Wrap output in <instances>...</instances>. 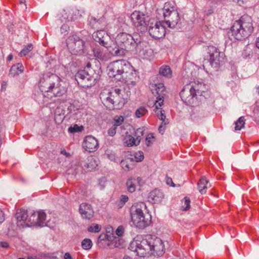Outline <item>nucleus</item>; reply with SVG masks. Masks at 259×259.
Here are the masks:
<instances>
[{
    "mask_svg": "<svg viewBox=\"0 0 259 259\" xmlns=\"http://www.w3.org/2000/svg\"><path fill=\"white\" fill-rule=\"evenodd\" d=\"M208 181L206 180L205 177H202L199 180L197 184L199 192L201 194H203L206 192V189L207 188V185Z\"/></svg>",
    "mask_w": 259,
    "mask_h": 259,
    "instance_id": "obj_27",
    "label": "nucleus"
},
{
    "mask_svg": "<svg viewBox=\"0 0 259 259\" xmlns=\"http://www.w3.org/2000/svg\"><path fill=\"white\" fill-rule=\"evenodd\" d=\"M123 120V117L122 116L115 117L113 125L117 127L122 123Z\"/></svg>",
    "mask_w": 259,
    "mask_h": 259,
    "instance_id": "obj_41",
    "label": "nucleus"
},
{
    "mask_svg": "<svg viewBox=\"0 0 259 259\" xmlns=\"http://www.w3.org/2000/svg\"><path fill=\"white\" fill-rule=\"evenodd\" d=\"M120 164L122 168L125 170H129L131 168L126 160H121Z\"/></svg>",
    "mask_w": 259,
    "mask_h": 259,
    "instance_id": "obj_44",
    "label": "nucleus"
},
{
    "mask_svg": "<svg viewBox=\"0 0 259 259\" xmlns=\"http://www.w3.org/2000/svg\"><path fill=\"white\" fill-rule=\"evenodd\" d=\"M252 21L248 15H244L236 21L228 32V35L231 40H241L250 35L253 30Z\"/></svg>",
    "mask_w": 259,
    "mask_h": 259,
    "instance_id": "obj_4",
    "label": "nucleus"
},
{
    "mask_svg": "<svg viewBox=\"0 0 259 259\" xmlns=\"http://www.w3.org/2000/svg\"><path fill=\"white\" fill-rule=\"evenodd\" d=\"M144 154L143 152L140 151L138 152L135 153L134 157L129 158L131 159V161H132L134 160V159L137 162H140L143 160L144 159Z\"/></svg>",
    "mask_w": 259,
    "mask_h": 259,
    "instance_id": "obj_34",
    "label": "nucleus"
},
{
    "mask_svg": "<svg viewBox=\"0 0 259 259\" xmlns=\"http://www.w3.org/2000/svg\"><path fill=\"white\" fill-rule=\"evenodd\" d=\"M147 111V109L144 107H141L139 109H137L135 112L136 116L137 118H140L142 117Z\"/></svg>",
    "mask_w": 259,
    "mask_h": 259,
    "instance_id": "obj_37",
    "label": "nucleus"
},
{
    "mask_svg": "<svg viewBox=\"0 0 259 259\" xmlns=\"http://www.w3.org/2000/svg\"><path fill=\"white\" fill-rule=\"evenodd\" d=\"M152 138H153V136H151V137L148 136L147 137H146V145L147 146H149L151 145V142L150 141V139H152Z\"/></svg>",
    "mask_w": 259,
    "mask_h": 259,
    "instance_id": "obj_51",
    "label": "nucleus"
},
{
    "mask_svg": "<svg viewBox=\"0 0 259 259\" xmlns=\"http://www.w3.org/2000/svg\"><path fill=\"white\" fill-rule=\"evenodd\" d=\"M66 44L72 54H81L83 52L84 42L77 35L69 36L66 40Z\"/></svg>",
    "mask_w": 259,
    "mask_h": 259,
    "instance_id": "obj_11",
    "label": "nucleus"
},
{
    "mask_svg": "<svg viewBox=\"0 0 259 259\" xmlns=\"http://www.w3.org/2000/svg\"><path fill=\"white\" fill-rule=\"evenodd\" d=\"M98 165V160L97 159L93 156H91L88 159V162L85 164V167L89 171H92L95 169Z\"/></svg>",
    "mask_w": 259,
    "mask_h": 259,
    "instance_id": "obj_26",
    "label": "nucleus"
},
{
    "mask_svg": "<svg viewBox=\"0 0 259 259\" xmlns=\"http://www.w3.org/2000/svg\"><path fill=\"white\" fill-rule=\"evenodd\" d=\"M82 145L85 150L89 152L96 151L99 147L97 140L92 136H87Z\"/></svg>",
    "mask_w": 259,
    "mask_h": 259,
    "instance_id": "obj_17",
    "label": "nucleus"
},
{
    "mask_svg": "<svg viewBox=\"0 0 259 259\" xmlns=\"http://www.w3.org/2000/svg\"><path fill=\"white\" fill-rule=\"evenodd\" d=\"M255 45L256 47L259 49V37L256 39Z\"/></svg>",
    "mask_w": 259,
    "mask_h": 259,
    "instance_id": "obj_58",
    "label": "nucleus"
},
{
    "mask_svg": "<svg viewBox=\"0 0 259 259\" xmlns=\"http://www.w3.org/2000/svg\"><path fill=\"white\" fill-rule=\"evenodd\" d=\"M114 246L115 247H119V243H118L116 242V241H115V244L114 245Z\"/></svg>",
    "mask_w": 259,
    "mask_h": 259,
    "instance_id": "obj_62",
    "label": "nucleus"
},
{
    "mask_svg": "<svg viewBox=\"0 0 259 259\" xmlns=\"http://www.w3.org/2000/svg\"><path fill=\"white\" fill-rule=\"evenodd\" d=\"M134 181H135L136 182L137 184H139V185H141V182L142 181V178L140 177H138L137 179L132 178Z\"/></svg>",
    "mask_w": 259,
    "mask_h": 259,
    "instance_id": "obj_54",
    "label": "nucleus"
},
{
    "mask_svg": "<svg viewBox=\"0 0 259 259\" xmlns=\"http://www.w3.org/2000/svg\"><path fill=\"white\" fill-rule=\"evenodd\" d=\"M91 66H92V64L90 62H88L87 64V65H86V67L85 68V70H88V71H91L90 70V68L91 67Z\"/></svg>",
    "mask_w": 259,
    "mask_h": 259,
    "instance_id": "obj_56",
    "label": "nucleus"
},
{
    "mask_svg": "<svg viewBox=\"0 0 259 259\" xmlns=\"http://www.w3.org/2000/svg\"><path fill=\"white\" fill-rule=\"evenodd\" d=\"M143 134H144V130L141 128H138L136 130V131L135 132L134 137L136 138L135 139L137 140V142L138 144H140V143L141 142V137H142V136H143Z\"/></svg>",
    "mask_w": 259,
    "mask_h": 259,
    "instance_id": "obj_32",
    "label": "nucleus"
},
{
    "mask_svg": "<svg viewBox=\"0 0 259 259\" xmlns=\"http://www.w3.org/2000/svg\"><path fill=\"white\" fill-rule=\"evenodd\" d=\"M63 82L57 75H44L39 81V89L42 93H50L55 97H61L66 92V88L63 85Z\"/></svg>",
    "mask_w": 259,
    "mask_h": 259,
    "instance_id": "obj_3",
    "label": "nucleus"
},
{
    "mask_svg": "<svg viewBox=\"0 0 259 259\" xmlns=\"http://www.w3.org/2000/svg\"><path fill=\"white\" fill-rule=\"evenodd\" d=\"M64 259H72V256L69 253L66 252L64 254Z\"/></svg>",
    "mask_w": 259,
    "mask_h": 259,
    "instance_id": "obj_55",
    "label": "nucleus"
},
{
    "mask_svg": "<svg viewBox=\"0 0 259 259\" xmlns=\"http://www.w3.org/2000/svg\"><path fill=\"white\" fill-rule=\"evenodd\" d=\"M130 248L140 257H144L149 254L160 256L164 252L162 241L151 235H146L142 239H136L131 243Z\"/></svg>",
    "mask_w": 259,
    "mask_h": 259,
    "instance_id": "obj_1",
    "label": "nucleus"
},
{
    "mask_svg": "<svg viewBox=\"0 0 259 259\" xmlns=\"http://www.w3.org/2000/svg\"><path fill=\"white\" fill-rule=\"evenodd\" d=\"M128 63L124 60L113 61L108 65L107 72L109 77L117 81H121L123 73L127 69Z\"/></svg>",
    "mask_w": 259,
    "mask_h": 259,
    "instance_id": "obj_7",
    "label": "nucleus"
},
{
    "mask_svg": "<svg viewBox=\"0 0 259 259\" xmlns=\"http://www.w3.org/2000/svg\"><path fill=\"white\" fill-rule=\"evenodd\" d=\"M123 144L125 146L128 147H132L133 146H137L139 144H137V140L135 137L128 134L127 132L125 133V135L123 139Z\"/></svg>",
    "mask_w": 259,
    "mask_h": 259,
    "instance_id": "obj_24",
    "label": "nucleus"
},
{
    "mask_svg": "<svg viewBox=\"0 0 259 259\" xmlns=\"http://www.w3.org/2000/svg\"><path fill=\"white\" fill-rule=\"evenodd\" d=\"M128 197L127 196L125 195H122L120 198V204L121 206H123L125 204V202L127 201Z\"/></svg>",
    "mask_w": 259,
    "mask_h": 259,
    "instance_id": "obj_45",
    "label": "nucleus"
},
{
    "mask_svg": "<svg viewBox=\"0 0 259 259\" xmlns=\"http://www.w3.org/2000/svg\"><path fill=\"white\" fill-rule=\"evenodd\" d=\"M184 205L185 206H183V210L185 211L188 210L190 207V200L189 198L185 197L184 198Z\"/></svg>",
    "mask_w": 259,
    "mask_h": 259,
    "instance_id": "obj_42",
    "label": "nucleus"
},
{
    "mask_svg": "<svg viewBox=\"0 0 259 259\" xmlns=\"http://www.w3.org/2000/svg\"><path fill=\"white\" fill-rule=\"evenodd\" d=\"M234 2L238 3L239 5H241V3L243 2V0H233Z\"/></svg>",
    "mask_w": 259,
    "mask_h": 259,
    "instance_id": "obj_60",
    "label": "nucleus"
},
{
    "mask_svg": "<svg viewBox=\"0 0 259 259\" xmlns=\"http://www.w3.org/2000/svg\"><path fill=\"white\" fill-rule=\"evenodd\" d=\"M121 93V90L118 88L109 92V96L104 99L107 106L110 107V105H112L113 107L116 109L122 108L125 103V100Z\"/></svg>",
    "mask_w": 259,
    "mask_h": 259,
    "instance_id": "obj_8",
    "label": "nucleus"
},
{
    "mask_svg": "<svg viewBox=\"0 0 259 259\" xmlns=\"http://www.w3.org/2000/svg\"><path fill=\"white\" fill-rule=\"evenodd\" d=\"M148 30L150 35L155 39H159L165 34V25L163 22L152 20L150 22Z\"/></svg>",
    "mask_w": 259,
    "mask_h": 259,
    "instance_id": "obj_14",
    "label": "nucleus"
},
{
    "mask_svg": "<svg viewBox=\"0 0 259 259\" xmlns=\"http://www.w3.org/2000/svg\"><path fill=\"white\" fill-rule=\"evenodd\" d=\"M99 20H97L95 18L92 17L90 22L91 24H92L93 25H95L97 23H98Z\"/></svg>",
    "mask_w": 259,
    "mask_h": 259,
    "instance_id": "obj_52",
    "label": "nucleus"
},
{
    "mask_svg": "<svg viewBox=\"0 0 259 259\" xmlns=\"http://www.w3.org/2000/svg\"><path fill=\"white\" fill-rule=\"evenodd\" d=\"M166 183L167 185H168L170 186L175 187V184L172 182V179L170 178H166Z\"/></svg>",
    "mask_w": 259,
    "mask_h": 259,
    "instance_id": "obj_50",
    "label": "nucleus"
},
{
    "mask_svg": "<svg viewBox=\"0 0 259 259\" xmlns=\"http://www.w3.org/2000/svg\"><path fill=\"white\" fill-rule=\"evenodd\" d=\"M79 211L81 217L85 220H90L94 216V211L91 204L82 203L79 206Z\"/></svg>",
    "mask_w": 259,
    "mask_h": 259,
    "instance_id": "obj_18",
    "label": "nucleus"
},
{
    "mask_svg": "<svg viewBox=\"0 0 259 259\" xmlns=\"http://www.w3.org/2000/svg\"><path fill=\"white\" fill-rule=\"evenodd\" d=\"M127 69L123 73L122 78L120 82L126 83L127 85L134 87L137 81L139 80V76L137 71L133 69L130 64L127 65Z\"/></svg>",
    "mask_w": 259,
    "mask_h": 259,
    "instance_id": "obj_16",
    "label": "nucleus"
},
{
    "mask_svg": "<svg viewBox=\"0 0 259 259\" xmlns=\"http://www.w3.org/2000/svg\"><path fill=\"white\" fill-rule=\"evenodd\" d=\"M15 217L17 221V226L19 227L36 225L42 227L47 225L46 214L42 210L39 211L36 214L32 211L28 213L27 210L21 208L16 213Z\"/></svg>",
    "mask_w": 259,
    "mask_h": 259,
    "instance_id": "obj_5",
    "label": "nucleus"
},
{
    "mask_svg": "<svg viewBox=\"0 0 259 259\" xmlns=\"http://www.w3.org/2000/svg\"><path fill=\"white\" fill-rule=\"evenodd\" d=\"M116 234L118 236H122L123 235V234L124 233V228L122 226H120L118 227L116 230Z\"/></svg>",
    "mask_w": 259,
    "mask_h": 259,
    "instance_id": "obj_47",
    "label": "nucleus"
},
{
    "mask_svg": "<svg viewBox=\"0 0 259 259\" xmlns=\"http://www.w3.org/2000/svg\"><path fill=\"white\" fill-rule=\"evenodd\" d=\"M81 246L84 249L88 250L92 246V241L90 239H84L81 242Z\"/></svg>",
    "mask_w": 259,
    "mask_h": 259,
    "instance_id": "obj_35",
    "label": "nucleus"
},
{
    "mask_svg": "<svg viewBox=\"0 0 259 259\" xmlns=\"http://www.w3.org/2000/svg\"><path fill=\"white\" fill-rule=\"evenodd\" d=\"M93 38L96 42H99L108 50L109 46H107V40L109 39V36L105 31L100 30L94 32L93 34Z\"/></svg>",
    "mask_w": 259,
    "mask_h": 259,
    "instance_id": "obj_20",
    "label": "nucleus"
},
{
    "mask_svg": "<svg viewBox=\"0 0 259 259\" xmlns=\"http://www.w3.org/2000/svg\"><path fill=\"white\" fill-rule=\"evenodd\" d=\"M165 130V125L163 124V123H161V124L158 127V131L161 134H163L164 131Z\"/></svg>",
    "mask_w": 259,
    "mask_h": 259,
    "instance_id": "obj_48",
    "label": "nucleus"
},
{
    "mask_svg": "<svg viewBox=\"0 0 259 259\" xmlns=\"http://www.w3.org/2000/svg\"><path fill=\"white\" fill-rule=\"evenodd\" d=\"M13 58V56L12 54H10L7 57V61H11Z\"/></svg>",
    "mask_w": 259,
    "mask_h": 259,
    "instance_id": "obj_57",
    "label": "nucleus"
},
{
    "mask_svg": "<svg viewBox=\"0 0 259 259\" xmlns=\"http://www.w3.org/2000/svg\"><path fill=\"white\" fill-rule=\"evenodd\" d=\"M150 216L148 214H144L142 217L140 218L139 221L141 222H144V223H145V225H144V226H140L138 225H135L136 227L139 228V229H144L147 227L151 222V219H150Z\"/></svg>",
    "mask_w": 259,
    "mask_h": 259,
    "instance_id": "obj_29",
    "label": "nucleus"
},
{
    "mask_svg": "<svg viewBox=\"0 0 259 259\" xmlns=\"http://www.w3.org/2000/svg\"><path fill=\"white\" fill-rule=\"evenodd\" d=\"M123 259H131V258L129 257L126 256V257H124Z\"/></svg>",
    "mask_w": 259,
    "mask_h": 259,
    "instance_id": "obj_64",
    "label": "nucleus"
},
{
    "mask_svg": "<svg viewBox=\"0 0 259 259\" xmlns=\"http://www.w3.org/2000/svg\"><path fill=\"white\" fill-rule=\"evenodd\" d=\"M163 96H161L160 95L158 96L156 98V100L155 103V110L157 116L162 122L164 125H166L168 124V119H166V116L164 114V110H162L161 109H159V107H161L163 104Z\"/></svg>",
    "mask_w": 259,
    "mask_h": 259,
    "instance_id": "obj_19",
    "label": "nucleus"
},
{
    "mask_svg": "<svg viewBox=\"0 0 259 259\" xmlns=\"http://www.w3.org/2000/svg\"><path fill=\"white\" fill-rule=\"evenodd\" d=\"M131 19L137 27V30L141 32L147 30L150 25V22L152 21L151 20L147 23L146 17L143 14L138 11L133 12L131 14Z\"/></svg>",
    "mask_w": 259,
    "mask_h": 259,
    "instance_id": "obj_13",
    "label": "nucleus"
},
{
    "mask_svg": "<svg viewBox=\"0 0 259 259\" xmlns=\"http://www.w3.org/2000/svg\"><path fill=\"white\" fill-rule=\"evenodd\" d=\"M159 73L160 75L169 78L171 77L172 72L169 66L164 65L160 67Z\"/></svg>",
    "mask_w": 259,
    "mask_h": 259,
    "instance_id": "obj_28",
    "label": "nucleus"
},
{
    "mask_svg": "<svg viewBox=\"0 0 259 259\" xmlns=\"http://www.w3.org/2000/svg\"><path fill=\"white\" fill-rule=\"evenodd\" d=\"M93 52L95 57L100 60H106L107 56L104 52V49L99 47H96L93 49Z\"/></svg>",
    "mask_w": 259,
    "mask_h": 259,
    "instance_id": "obj_25",
    "label": "nucleus"
},
{
    "mask_svg": "<svg viewBox=\"0 0 259 259\" xmlns=\"http://www.w3.org/2000/svg\"><path fill=\"white\" fill-rule=\"evenodd\" d=\"M24 71V66L21 63H17L13 65L10 68L9 75L10 77H15L19 75Z\"/></svg>",
    "mask_w": 259,
    "mask_h": 259,
    "instance_id": "obj_23",
    "label": "nucleus"
},
{
    "mask_svg": "<svg viewBox=\"0 0 259 259\" xmlns=\"http://www.w3.org/2000/svg\"><path fill=\"white\" fill-rule=\"evenodd\" d=\"M136 182L132 178L128 179L126 182L127 189L128 192L132 193L136 190Z\"/></svg>",
    "mask_w": 259,
    "mask_h": 259,
    "instance_id": "obj_30",
    "label": "nucleus"
},
{
    "mask_svg": "<svg viewBox=\"0 0 259 259\" xmlns=\"http://www.w3.org/2000/svg\"><path fill=\"white\" fill-rule=\"evenodd\" d=\"M194 91L196 93V96H204L203 93H205L207 91V87L206 85L202 82L198 81L197 82H194L191 84Z\"/></svg>",
    "mask_w": 259,
    "mask_h": 259,
    "instance_id": "obj_22",
    "label": "nucleus"
},
{
    "mask_svg": "<svg viewBox=\"0 0 259 259\" xmlns=\"http://www.w3.org/2000/svg\"><path fill=\"white\" fill-rule=\"evenodd\" d=\"M9 244L6 241H1L0 242V247L3 248H7L9 247Z\"/></svg>",
    "mask_w": 259,
    "mask_h": 259,
    "instance_id": "obj_49",
    "label": "nucleus"
},
{
    "mask_svg": "<svg viewBox=\"0 0 259 259\" xmlns=\"http://www.w3.org/2000/svg\"><path fill=\"white\" fill-rule=\"evenodd\" d=\"M117 127L113 125L108 131V134L110 136H113L115 135L116 132Z\"/></svg>",
    "mask_w": 259,
    "mask_h": 259,
    "instance_id": "obj_46",
    "label": "nucleus"
},
{
    "mask_svg": "<svg viewBox=\"0 0 259 259\" xmlns=\"http://www.w3.org/2000/svg\"><path fill=\"white\" fill-rule=\"evenodd\" d=\"M206 51L207 55L203 62L204 69L210 70L211 67L217 70L225 61L224 54L212 46L207 47Z\"/></svg>",
    "mask_w": 259,
    "mask_h": 259,
    "instance_id": "obj_6",
    "label": "nucleus"
},
{
    "mask_svg": "<svg viewBox=\"0 0 259 259\" xmlns=\"http://www.w3.org/2000/svg\"><path fill=\"white\" fill-rule=\"evenodd\" d=\"M68 10H70V9H67V10H64L63 11V13L62 14V17L61 21L62 22H66L67 21H70V14L68 12Z\"/></svg>",
    "mask_w": 259,
    "mask_h": 259,
    "instance_id": "obj_38",
    "label": "nucleus"
},
{
    "mask_svg": "<svg viewBox=\"0 0 259 259\" xmlns=\"http://www.w3.org/2000/svg\"><path fill=\"white\" fill-rule=\"evenodd\" d=\"M171 9L172 10H170L165 6L159 11L162 13L164 18V21H162L163 24L164 25L166 24L169 28H174L178 24L180 21V17L178 12L172 8Z\"/></svg>",
    "mask_w": 259,
    "mask_h": 259,
    "instance_id": "obj_9",
    "label": "nucleus"
},
{
    "mask_svg": "<svg viewBox=\"0 0 259 259\" xmlns=\"http://www.w3.org/2000/svg\"><path fill=\"white\" fill-rule=\"evenodd\" d=\"M68 12L71 15L70 17V21L75 20L80 16L78 10L70 9V10H68Z\"/></svg>",
    "mask_w": 259,
    "mask_h": 259,
    "instance_id": "obj_33",
    "label": "nucleus"
},
{
    "mask_svg": "<svg viewBox=\"0 0 259 259\" xmlns=\"http://www.w3.org/2000/svg\"><path fill=\"white\" fill-rule=\"evenodd\" d=\"M59 116L60 117V121H62L63 118V116L61 115H59Z\"/></svg>",
    "mask_w": 259,
    "mask_h": 259,
    "instance_id": "obj_63",
    "label": "nucleus"
},
{
    "mask_svg": "<svg viewBox=\"0 0 259 259\" xmlns=\"http://www.w3.org/2000/svg\"><path fill=\"white\" fill-rule=\"evenodd\" d=\"M88 230L90 232L97 233L100 231L101 227L97 224L94 226H91L88 228Z\"/></svg>",
    "mask_w": 259,
    "mask_h": 259,
    "instance_id": "obj_43",
    "label": "nucleus"
},
{
    "mask_svg": "<svg viewBox=\"0 0 259 259\" xmlns=\"http://www.w3.org/2000/svg\"><path fill=\"white\" fill-rule=\"evenodd\" d=\"M182 101L188 105L194 106L197 99L196 93L191 84H187L180 93Z\"/></svg>",
    "mask_w": 259,
    "mask_h": 259,
    "instance_id": "obj_15",
    "label": "nucleus"
},
{
    "mask_svg": "<svg viewBox=\"0 0 259 259\" xmlns=\"http://www.w3.org/2000/svg\"><path fill=\"white\" fill-rule=\"evenodd\" d=\"M20 3V4H21V5L24 4V5L25 6V9L27 8L26 7V4H25V3H26V1L25 0H21Z\"/></svg>",
    "mask_w": 259,
    "mask_h": 259,
    "instance_id": "obj_59",
    "label": "nucleus"
},
{
    "mask_svg": "<svg viewBox=\"0 0 259 259\" xmlns=\"http://www.w3.org/2000/svg\"><path fill=\"white\" fill-rule=\"evenodd\" d=\"M146 209V205L143 202H139L133 204L130 209V215L133 224L140 226L145 225L144 222L139 221L140 218L144 214L143 211Z\"/></svg>",
    "mask_w": 259,
    "mask_h": 259,
    "instance_id": "obj_10",
    "label": "nucleus"
},
{
    "mask_svg": "<svg viewBox=\"0 0 259 259\" xmlns=\"http://www.w3.org/2000/svg\"><path fill=\"white\" fill-rule=\"evenodd\" d=\"M245 119L243 116L240 117L235 123V130H241L244 127Z\"/></svg>",
    "mask_w": 259,
    "mask_h": 259,
    "instance_id": "obj_31",
    "label": "nucleus"
},
{
    "mask_svg": "<svg viewBox=\"0 0 259 259\" xmlns=\"http://www.w3.org/2000/svg\"><path fill=\"white\" fill-rule=\"evenodd\" d=\"M33 49V46L31 44H28L20 52L19 55L21 57L26 55Z\"/></svg>",
    "mask_w": 259,
    "mask_h": 259,
    "instance_id": "obj_36",
    "label": "nucleus"
},
{
    "mask_svg": "<svg viewBox=\"0 0 259 259\" xmlns=\"http://www.w3.org/2000/svg\"><path fill=\"white\" fill-rule=\"evenodd\" d=\"M163 197V193L160 190L155 189L149 193L148 201L151 203H159L162 201Z\"/></svg>",
    "mask_w": 259,
    "mask_h": 259,
    "instance_id": "obj_21",
    "label": "nucleus"
},
{
    "mask_svg": "<svg viewBox=\"0 0 259 259\" xmlns=\"http://www.w3.org/2000/svg\"><path fill=\"white\" fill-rule=\"evenodd\" d=\"M4 214L3 211L1 209H0V224L3 223L4 221Z\"/></svg>",
    "mask_w": 259,
    "mask_h": 259,
    "instance_id": "obj_53",
    "label": "nucleus"
},
{
    "mask_svg": "<svg viewBox=\"0 0 259 259\" xmlns=\"http://www.w3.org/2000/svg\"><path fill=\"white\" fill-rule=\"evenodd\" d=\"M78 84L83 88H90L95 84L96 78L89 71L82 70L78 71L75 76Z\"/></svg>",
    "mask_w": 259,
    "mask_h": 259,
    "instance_id": "obj_12",
    "label": "nucleus"
},
{
    "mask_svg": "<svg viewBox=\"0 0 259 259\" xmlns=\"http://www.w3.org/2000/svg\"><path fill=\"white\" fill-rule=\"evenodd\" d=\"M61 152L62 154H65V155H66L67 156H68V155H69V154L67 153L65 150H62L61 151Z\"/></svg>",
    "mask_w": 259,
    "mask_h": 259,
    "instance_id": "obj_61",
    "label": "nucleus"
},
{
    "mask_svg": "<svg viewBox=\"0 0 259 259\" xmlns=\"http://www.w3.org/2000/svg\"><path fill=\"white\" fill-rule=\"evenodd\" d=\"M83 129L82 126H78L77 124H74L73 126H70L68 128V132L70 133H74L75 132H81Z\"/></svg>",
    "mask_w": 259,
    "mask_h": 259,
    "instance_id": "obj_40",
    "label": "nucleus"
},
{
    "mask_svg": "<svg viewBox=\"0 0 259 259\" xmlns=\"http://www.w3.org/2000/svg\"><path fill=\"white\" fill-rule=\"evenodd\" d=\"M141 38L138 34L132 36L122 32L117 35L115 43L109 47L108 51L113 56H123L125 51L137 50L141 47Z\"/></svg>",
    "mask_w": 259,
    "mask_h": 259,
    "instance_id": "obj_2",
    "label": "nucleus"
},
{
    "mask_svg": "<svg viewBox=\"0 0 259 259\" xmlns=\"http://www.w3.org/2000/svg\"><path fill=\"white\" fill-rule=\"evenodd\" d=\"M105 156L111 161H113L115 159V153L109 149H107L106 150L105 153Z\"/></svg>",
    "mask_w": 259,
    "mask_h": 259,
    "instance_id": "obj_39",
    "label": "nucleus"
}]
</instances>
